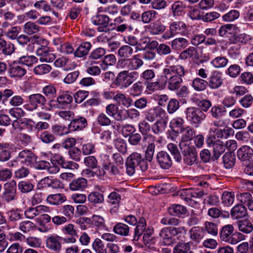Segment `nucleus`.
<instances>
[{
	"instance_id": "obj_17",
	"label": "nucleus",
	"mask_w": 253,
	"mask_h": 253,
	"mask_svg": "<svg viewBox=\"0 0 253 253\" xmlns=\"http://www.w3.org/2000/svg\"><path fill=\"white\" fill-rule=\"evenodd\" d=\"M4 192L3 198L7 202L14 200L16 191V182L12 180L6 182L4 185Z\"/></svg>"
},
{
	"instance_id": "obj_11",
	"label": "nucleus",
	"mask_w": 253,
	"mask_h": 253,
	"mask_svg": "<svg viewBox=\"0 0 253 253\" xmlns=\"http://www.w3.org/2000/svg\"><path fill=\"white\" fill-rule=\"evenodd\" d=\"M186 233L183 227H166L163 228L160 233L161 237H172L177 236V237H184Z\"/></svg>"
},
{
	"instance_id": "obj_14",
	"label": "nucleus",
	"mask_w": 253,
	"mask_h": 253,
	"mask_svg": "<svg viewBox=\"0 0 253 253\" xmlns=\"http://www.w3.org/2000/svg\"><path fill=\"white\" fill-rule=\"evenodd\" d=\"M68 125L71 131H80L87 126V122L84 117L78 116L74 117Z\"/></svg>"
},
{
	"instance_id": "obj_41",
	"label": "nucleus",
	"mask_w": 253,
	"mask_h": 253,
	"mask_svg": "<svg viewBox=\"0 0 253 253\" xmlns=\"http://www.w3.org/2000/svg\"><path fill=\"white\" fill-rule=\"evenodd\" d=\"M228 61V59L226 57L219 56L214 58L210 63L215 68L219 69L225 67Z\"/></svg>"
},
{
	"instance_id": "obj_12",
	"label": "nucleus",
	"mask_w": 253,
	"mask_h": 253,
	"mask_svg": "<svg viewBox=\"0 0 253 253\" xmlns=\"http://www.w3.org/2000/svg\"><path fill=\"white\" fill-rule=\"evenodd\" d=\"M27 73L26 70L17 62H14L8 69L9 76L12 78L20 79Z\"/></svg>"
},
{
	"instance_id": "obj_5",
	"label": "nucleus",
	"mask_w": 253,
	"mask_h": 253,
	"mask_svg": "<svg viewBox=\"0 0 253 253\" xmlns=\"http://www.w3.org/2000/svg\"><path fill=\"white\" fill-rule=\"evenodd\" d=\"M185 113L187 121L195 127H198L206 118V115L202 110L195 107L187 108L185 111Z\"/></svg>"
},
{
	"instance_id": "obj_55",
	"label": "nucleus",
	"mask_w": 253,
	"mask_h": 253,
	"mask_svg": "<svg viewBox=\"0 0 253 253\" xmlns=\"http://www.w3.org/2000/svg\"><path fill=\"white\" fill-rule=\"evenodd\" d=\"M18 189L23 193H27L33 190L34 186L33 184L28 181H21L18 183Z\"/></svg>"
},
{
	"instance_id": "obj_60",
	"label": "nucleus",
	"mask_w": 253,
	"mask_h": 253,
	"mask_svg": "<svg viewBox=\"0 0 253 253\" xmlns=\"http://www.w3.org/2000/svg\"><path fill=\"white\" fill-rule=\"evenodd\" d=\"M135 131V127L132 125L125 124L122 126L121 132L125 137H129L133 134Z\"/></svg>"
},
{
	"instance_id": "obj_30",
	"label": "nucleus",
	"mask_w": 253,
	"mask_h": 253,
	"mask_svg": "<svg viewBox=\"0 0 253 253\" xmlns=\"http://www.w3.org/2000/svg\"><path fill=\"white\" fill-rule=\"evenodd\" d=\"M66 200V196L61 193L50 194L46 198L47 202L51 205H61Z\"/></svg>"
},
{
	"instance_id": "obj_44",
	"label": "nucleus",
	"mask_w": 253,
	"mask_h": 253,
	"mask_svg": "<svg viewBox=\"0 0 253 253\" xmlns=\"http://www.w3.org/2000/svg\"><path fill=\"white\" fill-rule=\"evenodd\" d=\"M224 167L227 169L232 168L235 164V156L231 153H226L222 157Z\"/></svg>"
},
{
	"instance_id": "obj_43",
	"label": "nucleus",
	"mask_w": 253,
	"mask_h": 253,
	"mask_svg": "<svg viewBox=\"0 0 253 253\" xmlns=\"http://www.w3.org/2000/svg\"><path fill=\"white\" fill-rule=\"evenodd\" d=\"M191 85L195 90L201 91L206 89L208 82L204 79L197 77L192 81Z\"/></svg>"
},
{
	"instance_id": "obj_16",
	"label": "nucleus",
	"mask_w": 253,
	"mask_h": 253,
	"mask_svg": "<svg viewBox=\"0 0 253 253\" xmlns=\"http://www.w3.org/2000/svg\"><path fill=\"white\" fill-rule=\"evenodd\" d=\"M42 185V187H47L53 189H63L64 184L59 179L52 177H45L42 178L39 183L38 185Z\"/></svg>"
},
{
	"instance_id": "obj_13",
	"label": "nucleus",
	"mask_w": 253,
	"mask_h": 253,
	"mask_svg": "<svg viewBox=\"0 0 253 253\" xmlns=\"http://www.w3.org/2000/svg\"><path fill=\"white\" fill-rule=\"evenodd\" d=\"M18 156L20 164L27 166H32L36 161V156L30 150H23L19 152Z\"/></svg>"
},
{
	"instance_id": "obj_31",
	"label": "nucleus",
	"mask_w": 253,
	"mask_h": 253,
	"mask_svg": "<svg viewBox=\"0 0 253 253\" xmlns=\"http://www.w3.org/2000/svg\"><path fill=\"white\" fill-rule=\"evenodd\" d=\"M91 44L89 42H82L74 51V55L78 57H83L87 55L91 49Z\"/></svg>"
},
{
	"instance_id": "obj_21",
	"label": "nucleus",
	"mask_w": 253,
	"mask_h": 253,
	"mask_svg": "<svg viewBox=\"0 0 253 253\" xmlns=\"http://www.w3.org/2000/svg\"><path fill=\"white\" fill-rule=\"evenodd\" d=\"M237 154L241 161H250L253 157V149L249 146L244 145L237 150Z\"/></svg>"
},
{
	"instance_id": "obj_33",
	"label": "nucleus",
	"mask_w": 253,
	"mask_h": 253,
	"mask_svg": "<svg viewBox=\"0 0 253 253\" xmlns=\"http://www.w3.org/2000/svg\"><path fill=\"white\" fill-rule=\"evenodd\" d=\"M149 32L152 35H160L166 30V26L159 22H155L148 26Z\"/></svg>"
},
{
	"instance_id": "obj_64",
	"label": "nucleus",
	"mask_w": 253,
	"mask_h": 253,
	"mask_svg": "<svg viewBox=\"0 0 253 253\" xmlns=\"http://www.w3.org/2000/svg\"><path fill=\"white\" fill-rule=\"evenodd\" d=\"M95 144L92 142H88L82 145L81 151L84 155L93 154L95 152Z\"/></svg>"
},
{
	"instance_id": "obj_39",
	"label": "nucleus",
	"mask_w": 253,
	"mask_h": 253,
	"mask_svg": "<svg viewBox=\"0 0 253 253\" xmlns=\"http://www.w3.org/2000/svg\"><path fill=\"white\" fill-rule=\"evenodd\" d=\"M52 131L55 135L62 136L68 134L71 131L69 125L66 126L64 125H55L52 126Z\"/></svg>"
},
{
	"instance_id": "obj_45",
	"label": "nucleus",
	"mask_w": 253,
	"mask_h": 253,
	"mask_svg": "<svg viewBox=\"0 0 253 253\" xmlns=\"http://www.w3.org/2000/svg\"><path fill=\"white\" fill-rule=\"evenodd\" d=\"M235 200V194L233 192L225 191L221 196L222 203L226 206H230L233 204Z\"/></svg>"
},
{
	"instance_id": "obj_29",
	"label": "nucleus",
	"mask_w": 253,
	"mask_h": 253,
	"mask_svg": "<svg viewBox=\"0 0 253 253\" xmlns=\"http://www.w3.org/2000/svg\"><path fill=\"white\" fill-rule=\"evenodd\" d=\"M247 210L245 206L241 204L235 206L231 211V215L233 218L239 219L246 216Z\"/></svg>"
},
{
	"instance_id": "obj_49",
	"label": "nucleus",
	"mask_w": 253,
	"mask_h": 253,
	"mask_svg": "<svg viewBox=\"0 0 253 253\" xmlns=\"http://www.w3.org/2000/svg\"><path fill=\"white\" fill-rule=\"evenodd\" d=\"M101 160L102 162L103 167V172L100 173L101 174L104 175L107 171H109L110 169V166L112 164L110 156L105 153L100 155Z\"/></svg>"
},
{
	"instance_id": "obj_34",
	"label": "nucleus",
	"mask_w": 253,
	"mask_h": 253,
	"mask_svg": "<svg viewBox=\"0 0 253 253\" xmlns=\"http://www.w3.org/2000/svg\"><path fill=\"white\" fill-rule=\"evenodd\" d=\"M184 120L181 117H175L171 120L169 123L170 128L175 132L178 133L183 128Z\"/></svg>"
},
{
	"instance_id": "obj_36",
	"label": "nucleus",
	"mask_w": 253,
	"mask_h": 253,
	"mask_svg": "<svg viewBox=\"0 0 253 253\" xmlns=\"http://www.w3.org/2000/svg\"><path fill=\"white\" fill-rule=\"evenodd\" d=\"M17 61L19 64L31 67L38 62V59L34 55H23L18 59Z\"/></svg>"
},
{
	"instance_id": "obj_22",
	"label": "nucleus",
	"mask_w": 253,
	"mask_h": 253,
	"mask_svg": "<svg viewBox=\"0 0 253 253\" xmlns=\"http://www.w3.org/2000/svg\"><path fill=\"white\" fill-rule=\"evenodd\" d=\"M169 120L168 116L167 115L164 118L157 120L151 127L152 130L156 134L163 133L166 130Z\"/></svg>"
},
{
	"instance_id": "obj_54",
	"label": "nucleus",
	"mask_w": 253,
	"mask_h": 253,
	"mask_svg": "<svg viewBox=\"0 0 253 253\" xmlns=\"http://www.w3.org/2000/svg\"><path fill=\"white\" fill-rule=\"evenodd\" d=\"M34 7L37 9H42L44 12H50L52 8L48 2L45 0H40L34 3Z\"/></svg>"
},
{
	"instance_id": "obj_23",
	"label": "nucleus",
	"mask_w": 253,
	"mask_h": 253,
	"mask_svg": "<svg viewBox=\"0 0 253 253\" xmlns=\"http://www.w3.org/2000/svg\"><path fill=\"white\" fill-rule=\"evenodd\" d=\"M182 132L181 140L179 143V146L181 144L184 145H190L188 142L192 140L195 135V131L194 129L191 126H188L183 127V129L180 131Z\"/></svg>"
},
{
	"instance_id": "obj_46",
	"label": "nucleus",
	"mask_w": 253,
	"mask_h": 253,
	"mask_svg": "<svg viewBox=\"0 0 253 253\" xmlns=\"http://www.w3.org/2000/svg\"><path fill=\"white\" fill-rule=\"evenodd\" d=\"M240 14L238 10L233 9L227 12L222 16V19L225 22H231L238 19Z\"/></svg>"
},
{
	"instance_id": "obj_4",
	"label": "nucleus",
	"mask_w": 253,
	"mask_h": 253,
	"mask_svg": "<svg viewBox=\"0 0 253 253\" xmlns=\"http://www.w3.org/2000/svg\"><path fill=\"white\" fill-rule=\"evenodd\" d=\"M143 64V61L140 58L139 55L136 54L129 58L119 60L117 63V66L119 68L126 69L128 71H136Z\"/></svg>"
},
{
	"instance_id": "obj_3",
	"label": "nucleus",
	"mask_w": 253,
	"mask_h": 253,
	"mask_svg": "<svg viewBox=\"0 0 253 253\" xmlns=\"http://www.w3.org/2000/svg\"><path fill=\"white\" fill-rule=\"evenodd\" d=\"M139 77L136 71L124 70L118 73L113 84L120 89L126 88L129 86Z\"/></svg>"
},
{
	"instance_id": "obj_61",
	"label": "nucleus",
	"mask_w": 253,
	"mask_h": 253,
	"mask_svg": "<svg viewBox=\"0 0 253 253\" xmlns=\"http://www.w3.org/2000/svg\"><path fill=\"white\" fill-rule=\"evenodd\" d=\"M106 54L104 48L99 47L93 50L89 54V58L92 60L101 59Z\"/></svg>"
},
{
	"instance_id": "obj_62",
	"label": "nucleus",
	"mask_w": 253,
	"mask_h": 253,
	"mask_svg": "<svg viewBox=\"0 0 253 253\" xmlns=\"http://www.w3.org/2000/svg\"><path fill=\"white\" fill-rule=\"evenodd\" d=\"M156 12L153 10H147L141 14V21L145 24L149 23L156 15Z\"/></svg>"
},
{
	"instance_id": "obj_24",
	"label": "nucleus",
	"mask_w": 253,
	"mask_h": 253,
	"mask_svg": "<svg viewBox=\"0 0 253 253\" xmlns=\"http://www.w3.org/2000/svg\"><path fill=\"white\" fill-rule=\"evenodd\" d=\"M87 183L86 179L80 177L73 180L69 184V189L72 191H82L87 187Z\"/></svg>"
},
{
	"instance_id": "obj_35",
	"label": "nucleus",
	"mask_w": 253,
	"mask_h": 253,
	"mask_svg": "<svg viewBox=\"0 0 253 253\" xmlns=\"http://www.w3.org/2000/svg\"><path fill=\"white\" fill-rule=\"evenodd\" d=\"M185 207L180 205H173L168 209L169 213L173 216H182L186 213Z\"/></svg>"
},
{
	"instance_id": "obj_2",
	"label": "nucleus",
	"mask_w": 253,
	"mask_h": 253,
	"mask_svg": "<svg viewBox=\"0 0 253 253\" xmlns=\"http://www.w3.org/2000/svg\"><path fill=\"white\" fill-rule=\"evenodd\" d=\"M126 173L132 176L135 172L136 168L139 167L143 171L146 170L148 166L147 163L142 158L141 155L136 152L130 154L127 158L125 164Z\"/></svg>"
},
{
	"instance_id": "obj_57",
	"label": "nucleus",
	"mask_w": 253,
	"mask_h": 253,
	"mask_svg": "<svg viewBox=\"0 0 253 253\" xmlns=\"http://www.w3.org/2000/svg\"><path fill=\"white\" fill-rule=\"evenodd\" d=\"M185 8L183 2L177 1L174 2L171 6V10L174 16H179L182 14Z\"/></svg>"
},
{
	"instance_id": "obj_28",
	"label": "nucleus",
	"mask_w": 253,
	"mask_h": 253,
	"mask_svg": "<svg viewBox=\"0 0 253 253\" xmlns=\"http://www.w3.org/2000/svg\"><path fill=\"white\" fill-rule=\"evenodd\" d=\"M54 161L56 162L58 164L61 165L63 168L73 169L78 167V164L76 163L73 162H65L64 158L60 155H56L53 156L51 160V163Z\"/></svg>"
},
{
	"instance_id": "obj_15",
	"label": "nucleus",
	"mask_w": 253,
	"mask_h": 253,
	"mask_svg": "<svg viewBox=\"0 0 253 253\" xmlns=\"http://www.w3.org/2000/svg\"><path fill=\"white\" fill-rule=\"evenodd\" d=\"M156 159L160 167L163 169H169L172 165V160L170 156L165 151L158 152Z\"/></svg>"
},
{
	"instance_id": "obj_6",
	"label": "nucleus",
	"mask_w": 253,
	"mask_h": 253,
	"mask_svg": "<svg viewBox=\"0 0 253 253\" xmlns=\"http://www.w3.org/2000/svg\"><path fill=\"white\" fill-rule=\"evenodd\" d=\"M46 102L45 97L40 93H35L28 96L27 103L23 105L24 108L29 111L36 110L39 106H44Z\"/></svg>"
},
{
	"instance_id": "obj_20",
	"label": "nucleus",
	"mask_w": 253,
	"mask_h": 253,
	"mask_svg": "<svg viewBox=\"0 0 253 253\" xmlns=\"http://www.w3.org/2000/svg\"><path fill=\"white\" fill-rule=\"evenodd\" d=\"M37 55L40 57L41 62H50L55 59V55L51 53L48 48L44 46L39 47L36 51Z\"/></svg>"
},
{
	"instance_id": "obj_56",
	"label": "nucleus",
	"mask_w": 253,
	"mask_h": 253,
	"mask_svg": "<svg viewBox=\"0 0 253 253\" xmlns=\"http://www.w3.org/2000/svg\"><path fill=\"white\" fill-rule=\"evenodd\" d=\"M21 28L18 26L11 27L5 34V36L9 40H14L17 39Z\"/></svg>"
},
{
	"instance_id": "obj_63",
	"label": "nucleus",
	"mask_w": 253,
	"mask_h": 253,
	"mask_svg": "<svg viewBox=\"0 0 253 253\" xmlns=\"http://www.w3.org/2000/svg\"><path fill=\"white\" fill-rule=\"evenodd\" d=\"M167 147L171 155H173L175 161L177 162H180L181 160V156L177 146L173 143H169Z\"/></svg>"
},
{
	"instance_id": "obj_50",
	"label": "nucleus",
	"mask_w": 253,
	"mask_h": 253,
	"mask_svg": "<svg viewBox=\"0 0 253 253\" xmlns=\"http://www.w3.org/2000/svg\"><path fill=\"white\" fill-rule=\"evenodd\" d=\"M52 69L51 66L47 64H42L36 66L34 72L37 75H43L48 73Z\"/></svg>"
},
{
	"instance_id": "obj_25",
	"label": "nucleus",
	"mask_w": 253,
	"mask_h": 253,
	"mask_svg": "<svg viewBox=\"0 0 253 253\" xmlns=\"http://www.w3.org/2000/svg\"><path fill=\"white\" fill-rule=\"evenodd\" d=\"M114 100L119 105L127 108L131 107L133 104V100L129 96L119 91L117 92Z\"/></svg>"
},
{
	"instance_id": "obj_37",
	"label": "nucleus",
	"mask_w": 253,
	"mask_h": 253,
	"mask_svg": "<svg viewBox=\"0 0 253 253\" xmlns=\"http://www.w3.org/2000/svg\"><path fill=\"white\" fill-rule=\"evenodd\" d=\"M124 111L126 113V116H123L119 114L118 116L121 120H125L128 118L131 120L137 121L139 118L140 112L136 109L131 108L127 110H124Z\"/></svg>"
},
{
	"instance_id": "obj_40",
	"label": "nucleus",
	"mask_w": 253,
	"mask_h": 253,
	"mask_svg": "<svg viewBox=\"0 0 253 253\" xmlns=\"http://www.w3.org/2000/svg\"><path fill=\"white\" fill-rule=\"evenodd\" d=\"M163 77V75H161L159 77L156 81L150 83L148 84L147 88L152 91L164 89L165 86Z\"/></svg>"
},
{
	"instance_id": "obj_38",
	"label": "nucleus",
	"mask_w": 253,
	"mask_h": 253,
	"mask_svg": "<svg viewBox=\"0 0 253 253\" xmlns=\"http://www.w3.org/2000/svg\"><path fill=\"white\" fill-rule=\"evenodd\" d=\"M144 86L142 83L138 81L134 83L131 87L128 90V92L129 95L135 97L139 96L142 93L143 90Z\"/></svg>"
},
{
	"instance_id": "obj_32",
	"label": "nucleus",
	"mask_w": 253,
	"mask_h": 253,
	"mask_svg": "<svg viewBox=\"0 0 253 253\" xmlns=\"http://www.w3.org/2000/svg\"><path fill=\"white\" fill-rule=\"evenodd\" d=\"M189 45L188 41L184 38H177L171 42V48L175 50H181Z\"/></svg>"
},
{
	"instance_id": "obj_51",
	"label": "nucleus",
	"mask_w": 253,
	"mask_h": 253,
	"mask_svg": "<svg viewBox=\"0 0 253 253\" xmlns=\"http://www.w3.org/2000/svg\"><path fill=\"white\" fill-rule=\"evenodd\" d=\"M113 230L118 235L125 236L128 235L129 227L125 224L119 223L114 227Z\"/></svg>"
},
{
	"instance_id": "obj_42",
	"label": "nucleus",
	"mask_w": 253,
	"mask_h": 253,
	"mask_svg": "<svg viewBox=\"0 0 253 253\" xmlns=\"http://www.w3.org/2000/svg\"><path fill=\"white\" fill-rule=\"evenodd\" d=\"M40 30V27L39 26L30 21L26 23L23 27L24 32L29 35L37 34Z\"/></svg>"
},
{
	"instance_id": "obj_59",
	"label": "nucleus",
	"mask_w": 253,
	"mask_h": 253,
	"mask_svg": "<svg viewBox=\"0 0 253 253\" xmlns=\"http://www.w3.org/2000/svg\"><path fill=\"white\" fill-rule=\"evenodd\" d=\"M46 247L53 251H59L61 247L60 242L57 238H47Z\"/></svg>"
},
{
	"instance_id": "obj_47",
	"label": "nucleus",
	"mask_w": 253,
	"mask_h": 253,
	"mask_svg": "<svg viewBox=\"0 0 253 253\" xmlns=\"http://www.w3.org/2000/svg\"><path fill=\"white\" fill-rule=\"evenodd\" d=\"M133 53V48L128 45L122 46L118 51V55L124 59L129 58Z\"/></svg>"
},
{
	"instance_id": "obj_48",
	"label": "nucleus",
	"mask_w": 253,
	"mask_h": 253,
	"mask_svg": "<svg viewBox=\"0 0 253 253\" xmlns=\"http://www.w3.org/2000/svg\"><path fill=\"white\" fill-rule=\"evenodd\" d=\"M116 62V58L113 54H109L105 56L102 63L101 64V68L103 70H107L109 67L113 66Z\"/></svg>"
},
{
	"instance_id": "obj_9",
	"label": "nucleus",
	"mask_w": 253,
	"mask_h": 253,
	"mask_svg": "<svg viewBox=\"0 0 253 253\" xmlns=\"http://www.w3.org/2000/svg\"><path fill=\"white\" fill-rule=\"evenodd\" d=\"M144 118L149 122H153L156 119L159 120L167 115L166 111L159 106H156L148 109L144 112Z\"/></svg>"
},
{
	"instance_id": "obj_26",
	"label": "nucleus",
	"mask_w": 253,
	"mask_h": 253,
	"mask_svg": "<svg viewBox=\"0 0 253 253\" xmlns=\"http://www.w3.org/2000/svg\"><path fill=\"white\" fill-rule=\"evenodd\" d=\"M92 22L96 25H102L103 27H99L97 28L98 31L99 32L106 31L107 28L106 26L108 24L109 18L106 15L100 14L94 16L92 19Z\"/></svg>"
},
{
	"instance_id": "obj_1",
	"label": "nucleus",
	"mask_w": 253,
	"mask_h": 253,
	"mask_svg": "<svg viewBox=\"0 0 253 253\" xmlns=\"http://www.w3.org/2000/svg\"><path fill=\"white\" fill-rule=\"evenodd\" d=\"M187 73L184 66L177 64L175 67H169L163 70V78L165 88L175 91L178 89L183 83L182 77Z\"/></svg>"
},
{
	"instance_id": "obj_8",
	"label": "nucleus",
	"mask_w": 253,
	"mask_h": 253,
	"mask_svg": "<svg viewBox=\"0 0 253 253\" xmlns=\"http://www.w3.org/2000/svg\"><path fill=\"white\" fill-rule=\"evenodd\" d=\"M180 149L183 156L185 164L191 166L196 161L198 155L196 148L192 145L181 144Z\"/></svg>"
},
{
	"instance_id": "obj_53",
	"label": "nucleus",
	"mask_w": 253,
	"mask_h": 253,
	"mask_svg": "<svg viewBox=\"0 0 253 253\" xmlns=\"http://www.w3.org/2000/svg\"><path fill=\"white\" fill-rule=\"evenodd\" d=\"M234 132L232 128L229 126H225L223 129H219L216 132V136L217 138H227L229 136L233 135Z\"/></svg>"
},
{
	"instance_id": "obj_27",
	"label": "nucleus",
	"mask_w": 253,
	"mask_h": 253,
	"mask_svg": "<svg viewBox=\"0 0 253 253\" xmlns=\"http://www.w3.org/2000/svg\"><path fill=\"white\" fill-rule=\"evenodd\" d=\"M73 101V97L68 92H64L59 94L56 98V102L58 107L64 108L70 104Z\"/></svg>"
},
{
	"instance_id": "obj_52",
	"label": "nucleus",
	"mask_w": 253,
	"mask_h": 253,
	"mask_svg": "<svg viewBox=\"0 0 253 253\" xmlns=\"http://www.w3.org/2000/svg\"><path fill=\"white\" fill-rule=\"evenodd\" d=\"M88 201L93 204L102 203L104 201V197L103 194L94 192L90 193L87 196Z\"/></svg>"
},
{
	"instance_id": "obj_10",
	"label": "nucleus",
	"mask_w": 253,
	"mask_h": 253,
	"mask_svg": "<svg viewBox=\"0 0 253 253\" xmlns=\"http://www.w3.org/2000/svg\"><path fill=\"white\" fill-rule=\"evenodd\" d=\"M208 85L212 89H216L219 88L223 83L222 74L220 72L213 71L208 78Z\"/></svg>"
},
{
	"instance_id": "obj_19",
	"label": "nucleus",
	"mask_w": 253,
	"mask_h": 253,
	"mask_svg": "<svg viewBox=\"0 0 253 253\" xmlns=\"http://www.w3.org/2000/svg\"><path fill=\"white\" fill-rule=\"evenodd\" d=\"M208 146L213 148L211 159L213 161L217 160L225 150L223 142L219 140H215L212 141V143L208 145Z\"/></svg>"
},
{
	"instance_id": "obj_7",
	"label": "nucleus",
	"mask_w": 253,
	"mask_h": 253,
	"mask_svg": "<svg viewBox=\"0 0 253 253\" xmlns=\"http://www.w3.org/2000/svg\"><path fill=\"white\" fill-rule=\"evenodd\" d=\"M186 27V24L183 21H173L169 25V30L162 36V38L168 40L177 35H183Z\"/></svg>"
},
{
	"instance_id": "obj_58",
	"label": "nucleus",
	"mask_w": 253,
	"mask_h": 253,
	"mask_svg": "<svg viewBox=\"0 0 253 253\" xmlns=\"http://www.w3.org/2000/svg\"><path fill=\"white\" fill-rule=\"evenodd\" d=\"M134 243L139 247H143V244L149 248H152L153 240L150 238H133Z\"/></svg>"
},
{
	"instance_id": "obj_18",
	"label": "nucleus",
	"mask_w": 253,
	"mask_h": 253,
	"mask_svg": "<svg viewBox=\"0 0 253 253\" xmlns=\"http://www.w3.org/2000/svg\"><path fill=\"white\" fill-rule=\"evenodd\" d=\"M43 212H49V207L39 205L35 208H30L25 211V216L29 219H32L36 216H39V214H42Z\"/></svg>"
}]
</instances>
